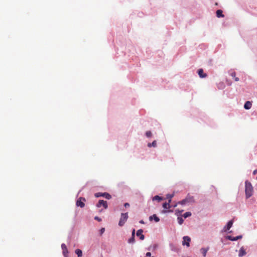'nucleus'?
Listing matches in <instances>:
<instances>
[{
    "label": "nucleus",
    "instance_id": "nucleus-11",
    "mask_svg": "<svg viewBox=\"0 0 257 257\" xmlns=\"http://www.w3.org/2000/svg\"><path fill=\"white\" fill-rule=\"evenodd\" d=\"M232 224H233V221L232 220H230L229 221H228L226 226H225L224 228V231H226L229 230L231 227Z\"/></svg>",
    "mask_w": 257,
    "mask_h": 257
},
{
    "label": "nucleus",
    "instance_id": "nucleus-35",
    "mask_svg": "<svg viewBox=\"0 0 257 257\" xmlns=\"http://www.w3.org/2000/svg\"><path fill=\"white\" fill-rule=\"evenodd\" d=\"M140 223H141V224H144L145 223V222H144L143 220H140Z\"/></svg>",
    "mask_w": 257,
    "mask_h": 257
},
{
    "label": "nucleus",
    "instance_id": "nucleus-14",
    "mask_svg": "<svg viewBox=\"0 0 257 257\" xmlns=\"http://www.w3.org/2000/svg\"><path fill=\"white\" fill-rule=\"evenodd\" d=\"M246 254V252L243 247H241L239 251L238 255L239 257H242Z\"/></svg>",
    "mask_w": 257,
    "mask_h": 257
},
{
    "label": "nucleus",
    "instance_id": "nucleus-5",
    "mask_svg": "<svg viewBox=\"0 0 257 257\" xmlns=\"http://www.w3.org/2000/svg\"><path fill=\"white\" fill-rule=\"evenodd\" d=\"M191 241V238L188 236H185L183 237V240L182 241V244L183 245H186L187 247L190 246V242Z\"/></svg>",
    "mask_w": 257,
    "mask_h": 257
},
{
    "label": "nucleus",
    "instance_id": "nucleus-26",
    "mask_svg": "<svg viewBox=\"0 0 257 257\" xmlns=\"http://www.w3.org/2000/svg\"><path fill=\"white\" fill-rule=\"evenodd\" d=\"M186 203H187V202H186V201L185 200V198L178 202V204H181V205H184V204H185Z\"/></svg>",
    "mask_w": 257,
    "mask_h": 257
},
{
    "label": "nucleus",
    "instance_id": "nucleus-18",
    "mask_svg": "<svg viewBox=\"0 0 257 257\" xmlns=\"http://www.w3.org/2000/svg\"><path fill=\"white\" fill-rule=\"evenodd\" d=\"M75 253L77 254L78 257H82V251L80 249H76L75 250Z\"/></svg>",
    "mask_w": 257,
    "mask_h": 257
},
{
    "label": "nucleus",
    "instance_id": "nucleus-3",
    "mask_svg": "<svg viewBox=\"0 0 257 257\" xmlns=\"http://www.w3.org/2000/svg\"><path fill=\"white\" fill-rule=\"evenodd\" d=\"M95 196L97 198L99 197H104L107 199H110L111 198V195L108 193H96L95 194Z\"/></svg>",
    "mask_w": 257,
    "mask_h": 257
},
{
    "label": "nucleus",
    "instance_id": "nucleus-1",
    "mask_svg": "<svg viewBox=\"0 0 257 257\" xmlns=\"http://www.w3.org/2000/svg\"><path fill=\"white\" fill-rule=\"evenodd\" d=\"M245 188L246 197L248 198L252 195L253 187L251 184L249 182L246 181L245 182Z\"/></svg>",
    "mask_w": 257,
    "mask_h": 257
},
{
    "label": "nucleus",
    "instance_id": "nucleus-33",
    "mask_svg": "<svg viewBox=\"0 0 257 257\" xmlns=\"http://www.w3.org/2000/svg\"><path fill=\"white\" fill-rule=\"evenodd\" d=\"M172 212V210H163V212L164 213H167V212Z\"/></svg>",
    "mask_w": 257,
    "mask_h": 257
},
{
    "label": "nucleus",
    "instance_id": "nucleus-16",
    "mask_svg": "<svg viewBox=\"0 0 257 257\" xmlns=\"http://www.w3.org/2000/svg\"><path fill=\"white\" fill-rule=\"evenodd\" d=\"M230 75L232 77H233V78H234V80H235V81H238L239 80V78H238V77H236V76H235L236 74H235V72L232 71V72H230Z\"/></svg>",
    "mask_w": 257,
    "mask_h": 257
},
{
    "label": "nucleus",
    "instance_id": "nucleus-6",
    "mask_svg": "<svg viewBox=\"0 0 257 257\" xmlns=\"http://www.w3.org/2000/svg\"><path fill=\"white\" fill-rule=\"evenodd\" d=\"M101 206H102L105 209H106L107 208V202L103 200H99L96 205V206L97 207H100Z\"/></svg>",
    "mask_w": 257,
    "mask_h": 257
},
{
    "label": "nucleus",
    "instance_id": "nucleus-37",
    "mask_svg": "<svg viewBox=\"0 0 257 257\" xmlns=\"http://www.w3.org/2000/svg\"><path fill=\"white\" fill-rule=\"evenodd\" d=\"M183 211V210H181V211H180V213H182V212Z\"/></svg>",
    "mask_w": 257,
    "mask_h": 257
},
{
    "label": "nucleus",
    "instance_id": "nucleus-25",
    "mask_svg": "<svg viewBox=\"0 0 257 257\" xmlns=\"http://www.w3.org/2000/svg\"><path fill=\"white\" fill-rule=\"evenodd\" d=\"M128 243H132L135 242V237L132 236L128 240Z\"/></svg>",
    "mask_w": 257,
    "mask_h": 257
},
{
    "label": "nucleus",
    "instance_id": "nucleus-22",
    "mask_svg": "<svg viewBox=\"0 0 257 257\" xmlns=\"http://www.w3.org/2000/svg\"><path fill=\"white\" fill-rule=\"evenodd\" d=\"M162 199H163V198L162 197H161L158 195H156L153 198V200H158V201H160L162 200Z\"/></svg>",
    "mask_w": 257,
    "mask_h": 257
},
{
    "label": "nucleus",
    "instance_id": "nucleus-32",
    "mask_svg": "<svg viewBox=\"0 0 257 257\" xmlns=\"http://www.w3.org/2000/svg\"><path fill=\"white\" fill-rule=\"evenodd\" d=\"M135 229H134L132 231V236H134L135 237Z\"/></svg>",
    "mask_w": 257,
    "mask_h": 257
},
{
    "label": "nucleus",
    "instance_id": "nucleus-13",
    "mask_svg": "<svg viewBox=\"0 0 257 257\" xmlns=\"http://www.w3.org/2000/svg\"><path fill=\"white\" fill-rule=\"evenodd\" d=\"M251 105H252L250 101H247L245 103V104L244 105V108L245 109H249L251 108Z\"/></svg>",
    "mask_w": 257,
    "mask_h": 257
},
{
    "label": "nucleus",
    "instance_id": "nucleus-7",
    "mask_svg": "<svg viewBox=\"0 0 257 257\" xmlns=\"http://www.w3.org/2000/svg\"><path fill=\"white\" fill-rule=\"evenodd\" d=\"M61 247L63 250V254L64 256L65 257H68V251L66 245L64 243H63L61 245Z\"/></svg>",
    "mask_w": 257,
    "mask_h": 257
},
{
    "label": "nucleus",
    "instance_id": "nucleus-10",
    "mask_svg": "<svg viewBox=\"0 0 257 257\" xmlns=\"http://www.w3.org/2000/svg\"><path fill=\"white\" fill-rule=\"evenodd\" d=\"M185 200L186 202L188 203H193L194 202V199L193 196L188 195L186 198Z\"/></svg>",
    "mask_w": 257,
    "mask_h": 257
},
{
    "label": "nucleus",
    "instance_id": "nucleus-23",
    "mask_svg": "<svg viewBox=\"0 0 257 257\" xmlns=\"http://www.w3.org/2000/svg\"><path fill=\"white\" fill-rule=\"evenodd\" d=\"M191 215V213L190 212H187L183 214V217L185 218H186L189 216H190Z\"/></svg>",
    "mask_w": 257,
    "mask_h": 257
},
{
    "label": "nucleus",
    "instance_id": "nucleus-9",
    "mask_svg": "<svg viewBox=\"0 0 257 257\" xmlns=\"http://www.w3.org/2000/svg\"><path fill=\"white\" fill-rule=\"evenodd\" d=\"M198 74L201 78H205L207 76V74L204 73L202 69H199L198 70Z\"/></svg>",
    "mask_w": 257,
    "mask_h": 257
},
{
    "label": "nucleus",
    "instance_id": "nucleus-29",
    "mask_svg": "<svg viewBox=\"0 0 257 257\" xmlns=\"http://www.w3.org/2000/svg\"><path fill=\"white\" fill-rule=\"evenodd\" d=\"M104 231H105V228H101V229L100 230V234H102V233H103Z\"/></svg>",
    "mask_w": 257,
    "mask_h": 257
},
{
    "label": "nucleus",
    "instance_id": "nucleus-15",
    "mask_svg": "<svg viewBox=\"0 0 257 257\" xmlns=\"http://www.w3.org/2000/svg\"><path fill=\"white\" fill-rule=\"evenodd\" d=\"M216 16L218 18L224 17V15L222 14V11L221 10H218L216 11Z\"/></svg>",
    "mask_w": 257,
    "mask_h": 257
},
{
    "label": "nucleus",
    "instance_id": "nucleus-21",
    "mask_svg": "<svg viewBox=\"0 0 257 257\" xmlns=\"http://www.w3.org/2000/svg\"><path fill=\"white\" fill-rule=\"evenodd\" d=\"M174 196V194H168L167 195L166 197L167 199H168L169 202H171L172 198Z\"/></svg>",
    "mask_w": 257,
    "mask_h": 257
},
{
    "label": "nucleus",
    "instance_id": "nucleus-8",
    "mask_svg": "<svg viewBox=\"0 0 257 257\" xmlns=\"http://www.w3.org/2000/svg\"><path fill=\"white\" fill-rule=\"evenodd\" d=\"M143 230L142 229H139L137 231V236L140 237L141 240H144L145 238L144 235L143 234Z\"/></svg>",
    "mask_w": 257,
    "mask_h": 257
},
{
    "label": "nucleus",
    "instance_id": "nucleus-28",
    "mask_svg": "<svg viewBox=\"0 0 257 257\" xmlns=\"http://www.w3.org/2000/svg\"><path fill=\"white\" fill-rule=\"evenodd\" d=\"M203 250V256H206V252H207V250H206L205 249H202Z\"/></svg>",
    "mask_w": 257,
    "mask_h": 257
},
{
    "label": "nucleus",
    "instance_id": "nucleus-4",
    "mask_svg": "<svg viewBox=\"0 0 257 257\" xmlns=\"http://www.w3.org/2000/svg\"><path fill=\"white\" fill-rule=\"evenodd\" d=\"M85 199L83 197H80L76 202V205L77 206H80L81 208H83L85 206V204L83 201H85Z\"/></svg>",
    "mask_w": 257,
    "mask_h": 257
},
{
    "label": "nucleus",
    "instance_id": "nucleus-17",
    "mask_svg": "<svg viewBox=\"0 0 257 257\" xmlns=\"http://www.w3.org/2000/svg\"><path fill=\"white\" fill-rule=\"evenodd\" d=\"M227 237H228V239H229L230 240L235 241V240H237L238 239L241 238L242 237H241V236H237L235 237H232L231 236H228Z\"/></svg>",
    "mask_w": 257,
    "mask_h": 257
},
{
    "label": "nucleus",
    "instance_id": "nucleus-2",
    "mask_svg": "<svg viewBox=\"0 0 257 257\" xmlns=\"http://www.w3.org/2000/svg\"><path fill=\"white\" fill-rule=\"evenodd\" d=\"M128 217V213H122L118 222L119 226H122L127 221Z\"/></svg>",
    "mask_w": 257,
    "mask_h": 257
},
{
    "label": "nucleus",
    "instance_id": "nucleus-12",
    "mask_svg": "<svg viewBox=\"0 0 257 257\" xmlns=\"http://www.w3.org/2000/svg\"><path fill=\"white\" fill-rule=\"evenodd\" d=\"M153 219L156 222H158L160 221L159 218L156 214H153V215L149 217L150 220L152 221Z\"/></svg>",
    "mask_w": 257,
    "mask_h": 257
},
{
    "label": "nucleus",
    "instance_id": "nucleus-36",
    "mask_svg": "<svg viewBox=\"0 0 257 257\" xmlns=\"http://www.w3.org/2000/svg\"><path fill=\"white\" fill-rule=\"evenodd\" d=\"M256 173H257V170H254L253 172V174L254 175Z\"/></svg>",
    "mask_w": 257,
    "mask_h": 257
},
{
    "label": "nucleus",
    "instance_id": "nucleus-27",
    "mask_svg": "<svg viewBox=\"0 0 257 257\" xmlns=\"http://www.w3.org/2000/svg\"><path fill=\"white\" fill-rule=\"evenodd\" d=\"M146 135L147 137L149 138L152 136V133L151 131H147L146 133Z\"/></svg>",
    "mask_w": 257,
    "mask_h": 257
},
{
    "label": "nucleus",
    "instance_id": "nucleus-19",
    "mask_svg": "<svg viewBox=\"0 0 257 257\" xmlns=\"http://www.w3.org/2000/svg\"><path fill=\"white\" fill-rule=\"evenodd\" d=\"M171 202H165L164 203H163V207L164 209H169L171 207V205L170 204Z\"/></svg>",
    "mask_w": 257,
    "mask_h": 257
},
{
    "label": "nucleus",
    "instance_id": "nucleus-24",
    "mask_svg": "<svg viewBox=\"0 0 257 257\" xmlns=\"http://www.w3.org/2000/svg\"><path fill=\"white\" fill-rule=\"evenodd\" d=\"M178 221L179 224H182L184 221V220L183 218L181 217H178Z\"/></svg>",
    "mask_w": 257,
    "mask_h": 257
},
{
    "label": "nucleus",
    "instance_id": "nucleus-30",
    "mask_svg": "<svg viewBox=\"0 0 257 257\" xmlns=\"http://www.w3.org/2000/svg\"><path fill=\"white\" fill-rule=\"evenodd\" d=\"M94 219H95V220H98V221H101V218H99V217H98V216H95V217H94Z\"/></svg>",
    "mask_w": 257,
    "mask_h": 257
},
{
    "label": "nucleus",
    "instance_id": "nucleus-34",
    "mask_svg": "<svg viewBox=\"0 0 257 257\" xmlns=\"http://www.w3.org/2000/svg\"><path fill=\"white\" fill-rule=\"evenodd\" d=\"M227 85L230 86V85H231L232 84V83L231 82H230V81H227Z\"/></svg>",
    "mask_w": 257,
    "mask_h": 257
},
{
    "label": "nucleus",
    "instance_id": "nucleus-20",
    "mask_svg": "<svg viewBox=\"0 0 257 257\" xmlns=\"http://www.w3.org/2000/svg\"><path fill=\"white\" fill-rule=\"evenodd\" d=\"M148 147H156L157 146V142L156 141H154L152 143H148Z\"/></svg>",
    "mask_w": 257,
    "mask_h": 257
},
{
    "label": "nucleus",
    "instance_id": "nucleus-31",
    "mask_svg": "<svg viewBox=\"0 0 257 257\" xmlns=\"http://www.w3.org/2000/svg\"><path fill=\"white\" fill-rule=\"evenodd\" d=\"M124 206L125 208L128 207H130V204H129L128 203H124Z\"/></svg>",
    "mask_w": 257,
    "mask_h": 257
}]
</instances>
